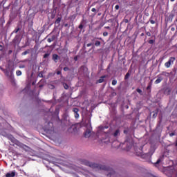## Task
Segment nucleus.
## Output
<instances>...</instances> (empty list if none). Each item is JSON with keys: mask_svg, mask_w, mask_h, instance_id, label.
<instances>
[{"mask_svg": "<svg viewBox=\"0 0 177 177\" xmlns=\"http://www.w3.org/2000/svg\"><path fill=\"white\" fill-rule=\"evenodd\" d=\"M82 164H84V165H86V167H90V168H99L100 169H102V171H106V172L105 174L108 177H111L113 175L115 174V171L113 169L104 165H100L86 160H82Z\"/></svg>", "mask_w": 177, "mask_h": 177, "instance_id": "1", "label": "nucleus"}, {"mask_svg": "<svg viewBox=\"0 0 177 177\" xmlns=\"http://www.w3.org/2000/svg\"><path fill=\"white\" fill-rule=\"evenodd\" d=\"M175 60H176L175 57H170L168 62L165 63V67H166V68H169V67H171V64H174Z\"/></svg>", "mask_w": 177, "mask_h": 177, "instance_id": "2", "label": "nucleus"}, {"mask_svg": "<svg viewBox=\"0 0 177 177\" xmlns=\"http://www.w3.org/2000/svg\"><path fill=\"white\" fill-rule=\"evenodd\" d=\"M73 111L75 113V118H80V114L78 113L80 109H78V108H73Z\"/></svg>", "mask_w": 177, "mask_h": 177, "instance_id": "3", "label": "nucleus"}, {"mask_svg": "<svg viewBox=\"0 0 177 177\" xmlns=\"http://www.w3.org/2000/svg\"><path fill=\"white\" fill-rule=\"evenodd\" d=\"M91 135H92V131H91V129H87L84 132V137L89 138Z\"/></svg>", "mask_w": 177, "mask_h": 177, "instance_id": "4", "label": "nucleus"}, {"mask_svg": "<svg viewBox=\"0 0 177 177\" xmlns=\"http://www.w3.org/2000/svg\"><path fill=\"white\" fill-rule=\"evenodd\" d=\"M52 59L53 62H55V63H57L59 60H60V57H59L57 54H53Z\"/></svg>", "mask_w": 177, "mask_h": 177, "instance_id": "5", "label": "nucleus"}, {"mask_svg": "<svg viewBox=\"0 0 177 177\" xmlns=\"http://www.w3.org/2000/svg\"><path fill=\"white\" fill-rule=\"evenodd\" d=\"M106 77H107V75L101 76L100 77V79L98 80H97L96 84H102V83L104 82V78H106Z\"/></svg>", "mask_w": 177, "mask_h": 177, "instance_id": "6", "label": "nucleus"}, {"mask_svg": "<svg viewBox=\"0 0 177 177\" xmlns=\"http://www.w3.org/2000/svg\"><path fill=\"white\" fill-rule=\"evenodd\" d=\"M162 80H164V77H162V76H161V75H158L157 80L155 81V84H160V82H161V81H162Z\"/></svg>", "mask_w": 177, "mask_h": 177, "instance_id": "7", "label": "nucleus"}, {"mask_svg": "<svg viewBox=\"0 0 177 177\" xmlns=\"http://www.w3.org/2000/svg\"><path fill=\"white\" fill-rule=\"evenodd\" d=\"M9 139L12 143H15V145H17V143H19V141L12 136L9 137Z\"/></svg>", "mask_w": 177, "mask_h": 177, "instance_id": "8", "label": "nucleus"}, {"mask_svg": "<svg viewBox=\"0 0 177 177\" xmlns=\"http://www.w3.org/2000/svg\"><path fill=\"white\" fill-rule=\"evenodd\" d=\"M6 177H15L16 176V172L12 171V172H8L6 174Z\"/></svg>", "mask_w": 177, "mask_h": 177, "instance_id": "9", "label": "nucleus"}, {"mask_svg": "<svg viewBox=\"0 0 177 177\" xmlns=\"http://www.w3.org/2000/svg\"><path fill=\"white\" fill-rule=\"evenodd\" d=\"M47 133H50V135H53V133H55V128L54 127H51V129H47Z\"/></svg>", "mask_w": 177, "mask_h": 177, "instance_id": "10", "label": "nucleus"}, {"mask_svg": "<svg viewBox=\"0 0 177 177\" xmlns=\"http://www.w3.org/2000/svg\"><path fill=\"white\" fill-rule=\"evenodd\" d=\"M174 17H175V15L174 14H170L168 17V21H172L174 20Z\"/></svg>", "mask_w": 177, "mask_h": 177, "instance_id": "11", "label": "nucleus"}, {"mask_svg": "<svg viewBox=\"0 0 177 177\" xmlns=\"http://www.w3.org/2000/svg\"><path fill=\"white\" fill-rule=\"evenodd\" d=\"M113 136L115 138H117V136H120V129H117L115 131V132L113 133Z\"/></svg>", "mask_w": 177, "mask_h": 177, "instance_id": "12", "label": "nucleus"}, {"mask_svg": "<svg viewBox=\"0 0 177 177\" xmlns=\"http://www.w3.org/2000/svg\"><path fill=\"white\" fill-rule=\"evenodd\" d=\"M151 82L149 83L147 87V91H149V93H150V92H151Z\"/></svg>", "mask_w": 177, "mask_h": 177, "instance_id": "13", "label": "nucleus"}, {"mask_svg": "<svg viewBox=\"0 0 177 177\" xmlns=\"http://www.w3.org/2000/svg\"><path fill=\"white\" fill-rule=\"evenodd\" d=\"M60 21H62V17H57L55 24H60Z\"/></svg>", "mask_w": 177, "mask_h": 177, "instance_id": "14", "label": "nucleus"}, {"mask_svg": "<svg viewBox=\"0 0 177 177\" xmlns=\"http://www.w3.org/2000/svg\"><path fill=\"white\" fill-rule=\"evenodd\" d=\"M19 31H20V28L18 27V28H16L13 32H12V34H17L19 32Z\"/></svg>", "mask_w": 177, "mask_h": 177, "instance_id": "15", "label": "nucleus"}, {"mask_svg": "<svg viewBox=\"0 0 177 177\" xmlns=\"http://www.w3.org/2000/svg\"><path fill=\"white\" fill-rule=\"evenodd\" d=\"M129 77H131V73H129V72H128L125 76H124V80H128V78H129Z\"/></svg>", "mask_w": 177, "mask_h": 177, "instance_id": "16", "label": "nucleus"}, {"mask_svg": "<svg viewBox=\"0 0 177 177\" xmlns=\"http://www.w3.org/2000/svg\"><path fill=\"white\" fill-rule=\"evenodd\" d=\"M101 44L102 43L100 41H95V46H100Z\"/></svg>", "mask_w": 177, "mask_h": 177, "instance_id": "17", "label": "nucleus"}, {"mask_svg": "<svg viewBox=\"0 0 177 177\" xmlns=\"http://www.w3.org/2000/svg\"><path fill=\"white\" fill-rule=\"evenodd\" d=\"M16 75H17V77H20V75H21V71L20 70L17 71Z\"/></svg>", "mask_w": 177, "mask_h": 177, "instance_id": "18", "label": "nucleus"}, {"mask_svg": "<svg viewBox=\"0 0 177 177\" xmlns=\"http://www.w3.org/2000/svg\"><path fill=\"white\" fill-rule=\"evenodd\" d=\"M136 92H138L140 95H143V92L140 88H137Z\"/></svg>", "mask_w": 177, "mask_h": 177, "instance_id": "19", "label": "nucleus"}, {"mask_svg": "<svg viewBox=\"0 0 177 177\" xmlns=\"http://www.w3.org/2000/svg\"><path fill=\"white\" fill-rule=\"evenodd\" d=\"M50 55V54H49V53H46V54H44V59H46V58L49 57Z\"/></svg>", "mask_w": 177, "mask_h": 177, "instance_id": "20", "label": "nucleus"}, {"mask_svg": "<svg viewBox=\"0 0 177 177\" xmlns=\"http://www.w3.org/2000/svg\"><path fill=\"white\" fill-rule=\"evenodd\" d=\"M63 85H64V89H68L69 88L68 84H67L66 83H64Z\"/></svg>", "mask_w": 177, "mask_h": 177, "instance_id": "21", "label": "nucleus"}, {"mask_svg": "<svg viewBox=\"0 0 177 177\" xmlns=\"http://www.w3.org/2000/svg\"><path fill=\"white\" fill-rule=\"evenodd\" d=\"M50 39H51V41H55V39H56V36L55 35H52L51 37L50 38Z\"/></svg>", "mask_w": 177, "mask_h": 177, "instance_id": "22", "label": "nucleus"}, {"mask_svg": "<svg viewBox=\"0 0 177 177\" xmlns=\"http://www.w3.org/2000/svg\"><path fill=\"white\" fill-rule=\"evenodd\" d=\"M161 162V159H158L156 162L154 163L155 165H158V164L160 163Z\"/></svg>", "mask_w": 177, "mask_h": 177, "instance_id": "23", "label": "nucleus"}, {"mask_svg": "<svg viewBox=\"0 0 177 177\" xmlns=\"http://www.w3.org/2000/svg\"><path fill=\"white\" fill-rule=\"evenodd\" d=\"M149 22L151 23V24H156V21L151 19V18L149 19Z\"/></svg>", "mask_w": 177, "mask_h": 177, "instance_id": "24", "label": "nucleus"}, {"mask_svg": "<svg viewBox=\"0 0 177 177\" xmlns=\"http://www.w3.org/2000/svg\"><path fill=\"white\" fill-rule=\"evenodd\" d=\"M155 41L153 39L149 40L148 43L150 44V45H153L154 44Z\"/></svg>", "mask_w": 177, "mask_h": 177, "instance_id": "25", "label": "nucleus"}, {"mask_svg": "<svg viewBox=\"0 0 177 177\" xmlns=\"http://www.w3.org/2000/svg\"><path fill=\"white\" fill-rule=\"evenodd\" d=\"M26 55H28V50H26V51L22 53V56H26Z\"/></svg>", "mask_w": 177, "mask_h": 177, "instance_id": "26", "label": "nucleus"}, {"mask_svg": "<svg viewBox=\"0 0 177 177\" xmlns=\"http://www.w3.org/2000/svg\"><path fill=\"white\" fill-rule=\"evenodd\" d=\"M38 77H39L40 78H42L44 77V74L42 73V72L39 73Z\"/></svg>", "mask_w": 177, "mask_h": 177, "instance_id": "27", "label": "nucleus"}, {"mask_svg": "<svg viewBox=\"0 0 177 177\" xmlns=\"http://www.w3.org/2000/svg\"><path fill=\"white\" fill-rule=\"evenodd\" d=\"M167 171H175V168L174 167H169L167 169Z\"/></svg>", "mask_w": 177, "mask_h": 177, "instance_id": "28", "label": "nucleus"}, {"mask_svg": "<svg viewBox=\"0 0 177 177\" xmlns=\"http://www.w3.org/2000/svg\"><path fill=\"white\" fill-rule=\"evenodd\" d=\"M80 30H82L84 28V25H82V22L79 26Z\"/></svg>", "mask_w": 177, "mask_h": 177, "instance_id": "29", "label": "nucleus"}, {"mask_svg": "<svg viewBox=\"0 0 177 177\" xmlns=\"http://www.w3.org/2000/svg\"><path fill=\"white\" fill-rule=\"evenodd\" d=\"M112 85H117V80H113V81H112Z\"/></svg>", "mask_w": 177, "mask_h": 177, "instance_id": "30", "label": "nucleus"}, {"mask_svg": "<svg viewBox=\"0 0 177 177\" xmlns=\"http://www.w3.org/2000/svg\"><path fill=\"white\" fill-rule=\"evenodd\" d=\"M107 35H109V32H103V37H107Z\"/></svg>", "mask_w": 177, "mask_h": 177, "instance_id": "31", "label": "nucleus"}, {"mask_svg": "<svg viewBox=\"0 0 177 177\" xmlns=\"http://www.w3.org/2000/svg\"><path fill=\"white\" fill-rule=\"evenodd\" d=\"M70 70L69 67H64V71H68Z\"/></svg>", "mask_w": 177, "mask_h": 177, "instance_id": "32", "label": "nucleus"}, {"mask_svg": "<svg viewBox=\"0 0 177 177\" xmlns=\"http://www.w3.org/2000/svg\"><path fill=\"white\" fill-rule=\"evenodd\" d=\"M170 138H172V136H175V132L170 133L169 134Z\"/></svg>", "mask_w": 177, "mask_h": 177, "instance_id": "33", "label": "nucleus"}, {"mask_svg": "<svg viewBox=\"0 0 177 177\" xmlns=\"http://www.w3.org/2000/svg\"><path fill=\"white\" fill-rule=\"evenodd\" d=\"M146 35H147V37H151V33L150 32H147Z\"/></svg>", "mask_w": 177, "mask_h": 177, "instance_id": "34", "label": "nucleus"}, {"mask_svg": "<svg viewBox=\"0 0 177 177\" xmlns=\"http://www.w3.org/2000/svg\"><path fill=\"white\" fill-rule=\"evenodd\" d=\"M115 10H118V9H120V6L119 5H116L115 6Z\"/></svg>", "mask_w": 177, "mask_h": 177, "instance_id": "35", "label": "nucleus"}, {"mask_svg": "<svg viewBox=\"0 0 177 177\" xmlns=\"http://www.w3.org/2000/svg\"><path fill=\"white\" fill-rule=\"evenodd\" d=\"M62 74V71H57V75H60Z\"/></svg>", "mask_w": 177, "mask_h": 177, "instance_id": "36", "label": "nucleus"}, {"mask_svg": "<svg viewBox=\"0 0 177 177\" xmlns=\"http://www.w3.org/2000/svg\"><path fill=\"white\" fill-rule=\"evenodd\" d=\"M47 41L49 42V43H50V42H53V40H52V39L48 38V39H47Z\"/></svg>", "mask_w": 177, "mask_h": 177, "instance_id": "37", "label": "nucleus"}, {"mask_svg": "<svg viewBox=\"0 0 177 177\" xmlns=\"http://www.w3.org/2000/svg\"><path fill=\"white\" fill-rule=\"evenodd\" d=\"M74 60H75V62H77V60H78V57H77V56H75V57H74Z\"/></svg>", "mask_w": 177, "mask_h": 177, "instance_id": "38", "label": "nucleus"}, {"mask_svg": "<svg viewBox=\"0 0 177 177\" xmlns=\"http://www.w3.org/2000/svg\"><path fill=\"white\" fill-rule=\"evenodd\" d=\"M157 117V113H154L153 115V118H156Z\"/></svg>", "mask_w": 177, "mask_h": 177, "instance_id": "39", "label": "nucleus"}, {"mask_svg": "<svg viewBox=\"0 0 177 177\" xmlns=\"http://www.w3.org/2000/svg\"><path fill=\"white\" fill-rule=\"evenodd\" d=\"M91 12H96V8H92Z\"/></svg>", "mask_w": 177, "mask_h": 177, "instance_id": "40", "label": "nucleus"}, {"mask_svg": "<svg viewBox=\"0 0 177 177\" xmlns=\"http://www.w3.org/2000/svg\"><path fill=\"white\" fill-rule=\"evenodd\" d=\"M89 46H92V43L88 44L87 47L89 48Z\"/></svg>", "mask_w": 177, "mask_h": 177, "instance_id": "41", "label": "nucleus"}, {"mask_svg": "<svg viewBox=\"0 0 177 177\" xmlns=\"http://www.w3.org/2000/svg\"><path fill=\"white\" fill-rule=\"evenodd\" d=\"M3 50V46H2V45H0V50Z\"/></svg>", "mask_w": 177, "mask_h": 177, "instance_id": "42", "label": "nucleus"}, {"mask_svg": "<svg viewBox=\"0 0 177 177\" xmlns=\"http://www.w3.org/2000/svg\"><path fill=\"white\" fill-rule=\"evenodd\" d=\"M106 128H107V127H100V129H106Z\"/></svg>", "mask_w": 177, "mask_h": 177, "instance_id": "43", "label": "nucleus"}, {"mask_svg": "<svg viewBox=\"0 0 177 177\" xmlns=\"http://www.w3.org/2000/svg\"><path fill=\"white\" fill-rule=\"evenodd\" d=\"M104 28H106L107 30H110V26H105Z\"/></svg>", "mask_w": 177, "mask_h": 177, "instance_id": "44", "label": "nucleus"}, {"mask_svg": "<svg viewBox=\"0 0 177 177\" xmlns=\"http://www.w3.org/2000/svg\"><path fill=\"white\" fill-rule=\"evenodd\" d=\"M171 31H175V28L172 27V28H171Z\"/></svg>", "mask_w": 177, "mask_h": 177, "instance_id": "45", "label": "nucleus"}, {"mask_svg": "<svg viewBox=\"0 0 177 177\" xmlns=\"http://www.w3.org/2000/svg\"><path fill=\"white\" fill-rule=\"evenodd\" d=\"M19 37L18 36H16L15 38H14V41H16V39H17Z\"/></svg>", "mask_w": 177, "mask_h": 177, "instance_id": "46", "label": "nucleus"}, {"mask_svg": "<svg viewBox=\"0 0 177 177\" xmlns=\"http://www.w3.org/2000/svg\"><path fill=\"white\" fill-rule=\"evenodd\" d=\"M143 155V151H142L141 153H140L139 154H138V156H142Z\"/></svg>", "mask_w": 177, "mask_h": 177, "instance_id": "47", "label": "nucleus"}, {"mask_svg": "<svg viewBox=\"0 0 177 177\" xmlns=\"http://www.w3.org/2000/svg\"><path fill=\"white\" fill-rule=\"evenodd\" d=\"M51 89H55V86L51 85Z\"/></svg>", "mask_w": 177, "mask_h": 177, "instance_id": "48", "label": "nucleus"}, {"mask_svg": "<svg viewBox=\"0 0 177 177\" xmlns=\"http://www.w3.org/2000/svg\"><path fill=\"white\" fill-rule=\"evenodd\" d=\"M42 86H44V85L42 84L39 85V88H42Z\"/></svg>", "mask_w": 177, "mask_h": 177, "instance_id": "49", "label": "nucleus"}, {"mask_svg": "<svg viewBox=\"0 0 177 177\" xmlns=\"http://www.w3.org/2000/svg\"><path fill=\"white\" fill-rule=\"evenodd\" d=\"M140 35L141 37H145V33H142Z\"/></svg>", "mask_w": 177, "mask_h": 177, "instance_id": "50", "label": "nucleus"}, {"mask_svg": "<svg viewBox=\"0 0 177 177\" xmlns=\"http://www.w3.org/2000/svg\"><path fill=\"white\" fill-rule=\"evenodd\" d=\"M129 20L128 19H125V23H128Z\"/></svg>", "mask_w": 177, "mask_h": 177, "instance_id": "51", "label": "nucleus"}, {"mask_svg": "<svg viewBox=\"0 0 177 177\" xmlns=\"http://www.w3.org/2000/svg\"><path fill=\"white\" fill-rule=\"evenodd\" d=\"M19 68H24V66H19Z\"/></svg>", "mask_w": 177, "mask_h": 177, "instance_id": "52", "label": "nucleus"}, {"mask_svg": "<svg viewBox=\"0 0 177 177\" xmlns=\"http://www.w3.org/2000/svg\"><path fill=\"white\" fill-rule=\"evenodd\" d=\"M175 146H176V147H177V140L176 141Z\"/></svg>", "mask_w": 177, "mask_h": 177, "instance_id": "53", "label": "nucleus"}, {"mask_svg": "<svg viewBox=\"0 0 177 177\" xmlns=\"http://www.w3.org/2000/svg\"><path fill=\"white\" fill-rule=\"evenodd\" d=\"M67 26H68V24H65V27H67Z\"/></svg>", "mask_w": 177, "mask_h": 177, "instance_id": "54", "label": "nucleus"}, {"mask_svg": "<svg viewBox=\"0 0 177 177\" xmlns=\"http://www.w3.org/2000/svg\"><path fill=\"white\" fill-rule=\"evenodd\" d=\"M171 1V2H174V1H175V0H170Z\"/></svg>", "mask_w": 177, "mask_h": 177, "instance_id": "55", "label": "nucleus"}, {"mask_svg": "<svg viewBox=\"0 0 177 177\" xmlns=\"http://www.w3.org/2000/svg\"><path fill=\"white\" fill-rule=\"evenodd\" d=\"M47 37H50V35H48Z\"/></svg>", "mask_w": 177, "mask_h": 177, "instance_id": "56", "label": "nucleus"}, {"mask_svg": "<svg viewBox=\"0 0 177 177\" xmlns=\"http://www.w3.org/2000/svg\"><path fill=\"white\" fill-rule=\"evenodd\" d=\"M98 39H102V38H98Z\"/></svg>", "mask_w": 177, "mask_h": 177, "instance_id": "57", "label": "nucleus"}, {"mask_svg": "<svg viewBox=\"0 0 177 177\" xmlns=\"http://www.w3.org/2000/svg\"><path fill=\"white\" fill-rule=\"evenodd\" d=\"M98 16H100V14H98Z\"/></svg>", "mask_w": 177, "mask_h": 177, "instance_id": "58", "label": "nucleus"}, {"mask_svg": "<svg viewBox=\"0 0 177 177\" xmlns=\"http://www.w3.org/2000/svg\"><path fill=\"white\" fill-rule=\"evenodd\" d=\"M165 72H162V74H164Z\"/></svg>", "mask_w": 177, "mask_h": 177, "instance_id": "59", "label": "nucleus"}, {"mask_svg": "<svg viewBox=\"0 0 177 177\" xmlns=\"http://www.w3.org/2000/svg\"><path fill=\"white\" fill-rule=\"evenodd\" d=\"M12 52V50H10V53H11Z\"/></svg>", "mask_w": 177, "mask_h": 177, "instance_id": "60", "label": "nucleus"}]
</instances>
